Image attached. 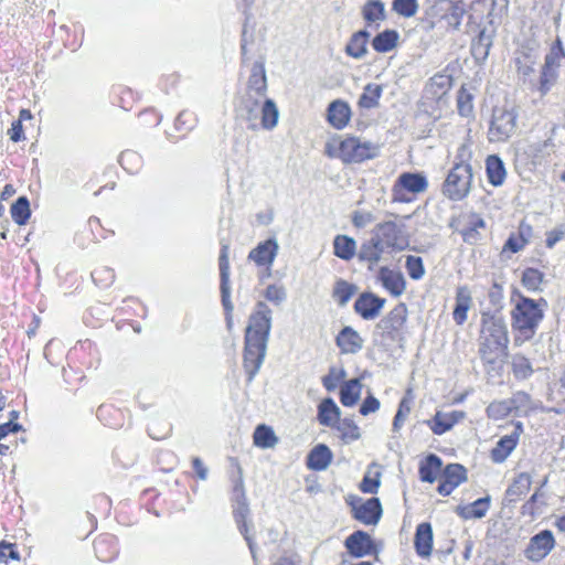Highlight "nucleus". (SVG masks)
Returning a JSON list of instances; mask_svg holds the SVG:
<instances>
[{"mask_svg": "<svg viewBox=\"0 0 565 565\" xmlns=\"http://www.w3.org/2000/svg\"><path fill=\"white\" fill-rule=\"evenodd\" d=\"M120 166L124 167L125 170L129 171L131 174L140 170L142 164V159L139 153L131 150L122 151L119 158Z\"/></svg>", "mask_w": 565, "mask_h": 565, "instance_id": "60", "label": "nucleus"}, {"mask_svg": "<svg viewBox=\"0 0 565 565\" xmlns=\"http://www.w3.org/2000/svg\"><path fill=\"white\" fill-rule=\"evenodd\" d=\"M509 334L503 317L490 311L481 312L479 358L483 364H493L508 356Z\"/></svg>", "mask_w": 565, "mask_h": 565, "instance_id": "2", "label": "nucleus"}, {"mask_svg": "<svg viewBox=\"0 0 565 565\" xmlns=\"http://www.w3.org/2000/svg\"><path fill=\"white\" fill-rule=\"evenodd\" d=\"M370 39V34L366 30H358L353 33L345 46V53L348 56L354 58H361L367 53V41Z\"/></svg>", "mask_w": 565, "mask_h": 565, "instance_id": "36", "label": "nucleus"}, {"mask_svg": "<svg viewBox=\"0 0 565 565\" xmlns=\"http://www.w3.org/2000/svg\"><path fill=\"white\" fill-rule=\"evenodd\" d=\"M556 541L551 530L540 531L531 537L524 553L525 558L540 562L555 547Z\"/></svg>", "mask_w": 565, "mask_h": 565, "instance_id": "17", "label": "nucleus"}, {"mask_svg": "<svg viewBox=\"0 0 565 565\" xmlns=\"http://www.w3.org/2000/svg\"><path fill=\"white\" fill-rule=\"evenodd\" d=\"M415 551L420 556H429L434 547V532L430 523H420L416 526L414 537Z\"/></svg>", "mask_w": 565, "mask_h": 565, "instance_id": "28", "label": "nucleus"}, {"mask_svg": "<svg viewBox=\"0 0 565 565\" xmlns=\"http://www.w3.org/2000/svg\"><path fill=\"white\" fill-rule=\"evenodd\" d=\"M544 281V273L535 269V267H527L521 277L522 286L529 290H539Z\"/></svg>", "mask_w": 565, "mask_h": 565, "instance_id": "58", "label": "nucleus"}, {"mask_svg": "<svg viewBox=\"0 0 565 565\" xmlns=\"http://www.w3.org/2000/svg\"><path fill=\"white\" fill-rule=\"evenodd\" d=\"M484 227L483 220L476 214L469 215L468 226L462 227L459 233L467 244H475L479 236V228Z\"/></svg>", "mask_w": 565, "mask_h": 565, "instance_id": "54", "label": "nucleus"}, {"mask_svg": "<svg viewBox=\"0 0 565 565\" xmlns=\"http://www.w3.org/2000/svg\"><path fill=\"white\" fill-rule=\"evenodd\" d=\"M399 34L397 30L386 29L383 32L376 34L371 44L375 52L385 53L393 51L398 45Z\"/></svg>", "mask_w": 565, "mask_h": 565, "instance_id": "38", "label": "nucleus"}, {"mask_svg": "<svg viewBox=\"0 0 565 565\" xmlns=\"http://www.w3.org/2000/svg\"><path fill=\"white\" fill-rule=\"evenodd\" d=\"M275 256H276V249L257 248V249L250 250L248 258L254 260L256 263V265L264 266V268L266 269V273L262 277H269L271 274L270 265H271L273 260L275 259Z\"/></svg>", "mask_w": 565, "mask_h": 565, "instance_id": "51", "label": "nucleus"}, {"mask_svg": "<svg viewBox=\"0 0 565 565\" xmlns=\"http://www.w3.org/2000/svg\"><path fill=\"white\" fill-rule=\"evenodd\" d=\"M335 343L342 354H355L363 347V338L351 327L340 330Z\"/></svg>", "mask_w": 565, "mask_h": 565, "instance_id": "24", "label": "nucleus"}, {"mask_svg": "<svg viewBox=\"0 0 565 565\" xmlns=\"http://www.w3.org/2000/svg\"><path fill=\"white\" fill-rule=\"evenodd\" d=\"M512 425V433L500 437L493 448L490 449V459L494 463L504 462L520 443V438L524 431L523 424L521 422H514Z\"/></svg>", "mask_w": 565, "mask_h": 565, "instance_id": "14", "label": "nucleus"}, {"mask_svg": "<svg viewBox=\"0 0 565 565\" xmlns=\"http://www.w3.org/2000/svg\"><path fill=\"white\" fill-rule=\"evenodd\" d=\"M344 547L352 558H363V556L377 553V547L366 531L356 530L351 535L345 537Z\"/></svg>", "mask_w": 565, "mask_h": 565, "instance_id": "18", "label": "nucleus"}, {"mask_svg": "<svg viewBox=\"0 0 565 565\" xmlns=\"http://www.w3.org/2000/svg\"><path fill=\"white\" fill-rule=\"evenodd\" d=\"M466 12L462 1H454L447 7L433 6L426 12L425 22L429 29L452 33L462 24V18Z\"/></svg>", "mask_w": 565, "mask_h": 565, "instance_id": "7", "label": "nucleus"}, {"mask_svg": "<svg viewBox=\"0 0 565 565\" xmlns=\"http://www.w3.org/2000/svg\"><path fill=\"white\" fill-rule=\"evenodd\" d=\"M565 57V51L563 49L561 40H556L552 47L550 53L545 56L544 64L553 70L557 71V67H559L562 58Z\"/></svg>", "mask_w": 565, "mask_h": 565, "instance_id": "62", "label": "nucleus"}, {"mask_svg": "<svg viewBox=\"0 0 565 565\" xmlns=\"http://www.w3.org/2000/svg\"><path fill=\"white\" fill-rule=\"evenodd\" d=\"M516 130V114L509 108H494L492 119L488 127V140L490 142H504Z\"/></svg>", "mask_w": 565, "mask_h": 565, "instance_id": "10", "label": "nucleus"}, {"mask_svg": "<svg viewBox=\"0 0 565 565\" xmlns=\"http://www.w3.org/2000/svg\"><path fill=\"white\" fill-rule=\"evenodd\" d=\"M405 268L412 279H420L425 276L426 269L420 256L408 255L406 256Z\"/></svg>", "mask_w": 565, "mask_h": 565, "instance_id": "61", "label": "nucleus"}, {"mask_svg": "<svg viewBox=\"0 0 565 565\" xmlns=\"http://www.w3.org/2000/svg\"><path fill=\"white\" fill-rule=\"evenodd\" d=\"M443 469V459L436 455H429L420 461L419 476L420 480L425 482H435L437 478L440 479Z\"/></svg>", "mask_w": 565, "mask_h": 565, "instance_id": "33", "label": "nucleus"}, {"mask_svg": "<svg viewBox=\"0 0 565 565\" xmlns=\"http://www.w3.org/2000/svg\"><path fill=\"white\" fill-rule=\"evenodd\" d=\"M86 522L83 527V535L87 536L89 533L97 530L98 518L107 516L113 508L111 499L106 494H95L86 501Z\"/></svg>", "mask_w": 565, "mask_h": 565, "instance_id": "12", "label": "nucleus"}, {"mask_svg": "<svg viewBox=\"0 0 565 565\" xmlns=\"http://www.w3.org/2000/svg\"><path fill=\"white\" fill-rule=\"evenodd\" d=\"M376 143L363 140L354 135H334L324 143V154L338 159L344 164H358L376 158Z\"/></svg>", "mask_w": 565, "mask_h": 565, "instance_id": "4", "label": "nucleus"}, {"mask_svg": "<svg viewBox=\"0 0 565 565\" xmlns=\"http://www.w3.org/2000/svg\"><path fill=\"white\" fill-rule=\"evenodd\" d=\"M66 358L67 367L64 369V377L67 383H83L87 379L99 377L102 355L92 340H79L68 351Z\"/></svg>", "mask_w": 565, "mask_h": 565, "instance_id": "3", "label": "nucleus"}, {"mask_svg": "<svg viewBox=\"0 0 565 565\" xmlns=\"http://www.w3.org/2000/svg\"><path fill=\"white\" fill-rule=\"evenodd\" d=\"M385 306V299L372 292H362L354 303L355 312L363 319H374Z\"/></svg>", "mask_w": 565, "mask_h": 565, "instance_id": "20", "label": "nucleus"}, {"mask_svg": "<svg viewBox=\"0 0 565 565\" xmlns=\"http://www.w3.org/2000/svg\"><path fill=\"white\" fill-rule=\"evenodd\" d=\"M94 554L102 562H111L119 555V545L116 536L109 534L98 535L93 542Z\"/></svg>", "mask_w": 565, "mask_h": 565, "instance_id": "22", "label": "nucleus"}, {"mask_svg": "<svg viewBox=\"0 0 565 565\" xmlns=\"http://www.w3.org/2000/svg\"><path fill=\"white\" fill-rule=\"evenodd\" d=\"M349 504L352 508V516L354 520L364 525L379 524L383 514V508L379 498L372 497L365 501H352L349 502Z\"/></svg>", "mask_w": 565, "mask_h": 565, "instance_id": "15", "label": "nucleus"}, {"mask_svg": "<svg viewBox=\"0 0 565 565\" xmlns=\"http://www.w3.org/2000/svg\"><path fill=\"white\" fill-rule=\"evenodd\" d=\"M557 81L556 70L550 68L543 64L542 73L539 79V90L542 96L551 90L552 86Z\"/></svg>", "mask_w": 565, "mask_h": 565, "instance_id": "63", "label": "nucleus"}, {"mask_svg": "<svg viewBox=\"0 0 565 565\" xmlns=\"http://www.w3.org/2000/svg\"><path fill=\"white\" fill-rule=\"evenodd\" d=\"M340 415L341 411L339 406L335 405L332 397H324L319 402L317 418L320 425L335 428L337 423H339Z\"/></svg>", "mask_w": 565, "mask_h": 565, "instance_id": "32", "label": "nucleus"}, {"mask_svg": "<svg viewBox=\"0 0 565 565\" xmlns=\"http://www.w3.org/2000/svg\"><path fill=\"white\" fill-rule=\"evenodd\" d=\"M383 88L380 84H366L359 97L358 105L360 108H375L379 106Z\"/></svg>", "mask_w": 565, "mask_h": 565, "instance_id": "44", "label": "nucleus"}, {"mask_svg": "<svg viewBox=\"0 0 565 565\" xmlns=\"http://www.w3.org/2000/svg\"><path fill=\"white\" fill-rule=\"evenodd\" d=\"M362 17L366 24L372 25L385 19V4L381 0H367L362 9Z\"/></svg>", "mask_w": 565, "mask_h": 565, "instance_id": "48", "label": "nucleus"}, {"mask_svg": "<svg viewBox=\"0 0 565 565\" xmlns=\"http://www.w3.org/2000/svg\"><path fill=\"white\" fill-rule=\"evenodd\" d=\"M179 495V492L171 490L166 492H157L152 497L153 513L160 515L164 513H171V511L181 509V504L177 499V497Z\"/></svg>", "mask_w": 565, "mask_h": 565, "instance_id": "31", "label": "nucleus"}, {"mask_svg": "<svg viewBox=\"0 0 565 565\" xmlns=\"http://www.w3.org/2000/svg\"><path fill=\"white\" fill-rule=\"evenodd\" d=\"M465 417V413L462 412H452V413H441L437 412L433 415L431 419L428 420V427L435 435H444L446 431L454 428L455 424L458 420Z\"/></svg>", "mask_w": 565, "mask_h": 565, "instance_id": "26", "label": "nucleus"}, {"mask_svg": "<svg viewBox=\"0 0 565 565\" xmlns=\"http://www.w3.org/2000/svg\"><path fill=\"white\" fill-rule=\"evenodd\" d=\"M362 392V379L343 380L339 391V399L344 407H353L360 401Z\"/></svg>", "mask_w": 565, "mask_h": 565, "instance_id": "27", "label": "nucleus"}, {"mask_svg": "<svg viewBox=\"0 0 565 565\" xmlns=\"http://www.w3.org/2000/svg\"><path fill=\"white\" fill-rule=\"evenodd\" d=\"M486 171L488 175V182L494 186L502 185L507 171L503 164V160L498 154H489L486 160Z\"/></svg>", "mask_w": 565, "mask_h": 565, "instance_id": "35", "label": "nucleus"}, {"mask_svg": "<svg viewBox=\"0 0 565 565\" xmlns=\"http://www.w3.org/2000/svg\"><path fill=\"white\" fill-rule=\"evenodd\" d=\"M380 487L381 472H377V470L374 473L367 470L359 486L360 491L364 493H376Z\"/></svg>", "mask_w": 565, "mask_h": 565, "instance_id": "64", "label": "nucleus"}, {"mask_svg": "<svg viewBox=\"0 0 565 565\" xmlns=\"http://www.w3.org/2000/svg\"><path fill=\"white\" fill-rule=\"evenodd\" d=\"M258 102L253 100L252 97H247L243 102V118L247 121L248 128L256 130L259 129H273L276 126L279 118V111L273 100L267 99L260 107V119L257 117Z\"/></svg>", "mask_w": 565, "mask_h": 565, "instance_id": "8", "label": "nucleus"}, {"mask_svg": "<svg viewBox=\"0 0 565 565\" xmlns=\"http://www.w3.org/2000/svg\"><path fill=\"white\" fill-rule=\"evenodd\" d=\"M376 279L385 291L393 297H399L406 292L407 281L399 270L391 269L388 266H381Z\"/></svg>", "mask_w": 565, "mask_h": 565, "instance_id": "19", "label": "nucleus"}, {"mask_svg": "<svg viewBox=\"0 0 565 565\" xmlns=\"http://www.w3.org/2000/svg\"><path fill=\"white\" fill-rule=\"evenodd\" d=\"M247 89L254 90L258 96H264L267 90L266 70L263 62L253 64L252 73L247 81Z\"/></svg>", "mask_w": 565, "mask_h": 565, "instance_id": "37", "label": "nucleus"}, {"mask_svg": "<svg viewBox=\"0 0 565 565\" xmlns=\"http://www.w3.org/2000/svg\"><path fill=\"white\" fill-rule=\"evenodd\" d=\"M511 414L523 413L529 415L536 411V405L533 403L532 397L526 391H515L511 397H509Z\"/></svg>", "mask_w": 565, "mask_h": 565, "instance_id": "40", "label": "nucleus"}, {"mask_svg": "<svg viewBox=\"0 0 565 565\" xmlns=\"http://www.w3.org/2000/svg\"><path fill=\"white\" fill-rule=\"evenodd\" d=\"M270 332L271 309L265 302H257L244 333L243 366L249 379L255 376L264 361Z\"/></svg>", "mask_w": 565, "mask_h": 565, "instance_id": "1", "label": "nucleus"}, {"mask_svg": "<svg viewBox=\"0 0 565 565\" xmlns=\"http://www.w3.org/2000/svg\"><path fill=\"white\" fill-rule=\"evenodd\" d=\"M412 391H407L406 396L402 397L398 407L397 413L395 414L393 418V428L395 430H398L402 428L403 424L405 423L407 416L412 412Z\"/></svg>", "mask_w": 565, "mask_h": 565, "instance_id": "57", "label": "nucleus"}, {"mask_svg": "<svg viewBox=\"0 0 565 565\" xmlns=\"http://www.w3.org/2000/svg\"><path fill=\"white\" fill-rule=\"evenodd\" d=\"M534 372L530 358L520 353L511 356V373L515 380H527Z\"/></svg>", "mask_w": 565, "mask_h": 565, "instance_id": "41", "label": "nucleus"}, {"mask_svg": "<svg viewBox=\"0 0 565 565\" xmlns=\"http://www.w3.org/2000/svg\"><path fill=\"white\" fill-rule=\"evenodd\" d=\"M472 306L471 291L467 286L457 287L456 306L452 310V319L457 324L467 322L468 311Z\"/></svg>", "mask_w": 565, "mask_h": 565, "instance_id": "30", "label": "nucleus"}, {"mask_svg": "<svg viewBox=\"0 0 565 565\" xmlns=\"http://www.w3.org/2000/svg\"><path fill=\"white\" fill-rule=\"evenodd\" d=\"M352 110L348 102L337 99L329 103L327 120L333 129L342 130L350 124Z\"/></svg>", "mask_w": 565, "mask_h": 565, "instance_id": "21", "label": "nucleus"}, {"mask_svg": "<svg viewBox=\"0 0 565 565\" xmlns=\"http://www.w3.org/2000/svg\"><path fill=\"white\" fill-rule=\"evenodd\" d=\"M490 508V498H479L476 499L475 502L468 503L465 507L458 509V513L463 519H481L487 514Z\"/></svg>", "mask_w": 565, "mask_h": 565, "instance_id": "43", "label": "nucleus"}, {"mask_svg": "<svg viewBox=\"0 0 565 565\" xmlns=\"http://www.w3.org/2000/svg\"><path fill=\"white\" fill-rule=\"evenodd\" d=\"M428 181L420 173H402L392 186L393 202L411 203L419 193L426 192Z\"/></svg>", "mask_w": 565, "mask_h": 565, "instance_id": "9", "label": "nucleus"}, {"mask_svg": "<svg viewBox=\"0 0 565 565\" xmlns=\"http://www.w3.org/2000/svg\"><path fill=\"white\" fill-rule=\"evenodd\" d=\"M358 292V287L353 282H349L339 278L333 285L332 298L339 306L349 303L350 299Z\"/></svg>", "mask_w": 565, "mask_h": 565, "instance_id": "46", "label": "nucleus"}, {"mask_svg": "<svg viewBox=\"0 0 565 565\" xmlns=\"http://www.w3.org/2000/svg\"><path fill=\"white\" fill-rule=\"evenodd\" d=\"M471 148L467 143H461L457 150V162L448 171L443 185V192L446 198L458 202L467 198L471 191L472 167L470 163Z\"/></svg>", "mask_w": 565, "mask_h": 565, "instance_id": "6", "label": "nucleus"}, {"mask_svg": "<svg viewBox=\"0 0 565 565\" xmlns=\"http://www.w3.org/2000/svg\"><path fill=\"white\" fill-rule=\"evenodd\" d=\"M221 273V303L225 312V323L228 330L234 328V305L231 300L230 260L226 249H223L218 260Z\"/></svg>", "mask_w": 565, "mask_h": 565, "instance_id": "13", "label": "nucleus"}, {"mask_svg": "<svg viewBox=\"0 0 565 565\" xmlns=\"http://www.w3.org/2000/svg\"><path fill=\"white\" fill-rule=\"evenodd\" d=\"M418 8V0H393L392 2V10L403 18L415 17Z\"/></svg>", "mask_w": 565, "mask_h": 565, "instance_id": "59", "label": "nucleus"}, {"mask_svg": "<svg viewBox=\"0 0 565 565\" xmlns=\"http://www.w3.org/2000/svg\"><path fill=\"white\" fill-rule=\"evenodd\" d=\"M335 429H338L340 437L343 441L349 443L353 440H358L361 436L358 424L350 418L340 419L335 425Z\"/></svg>", "mask_w": 565, "mask_h": 565, "instance_id": "56", "label": "nucleus"}, {"mask_svg": "<svg viewBox=\"0 0 565 565\" xmlns=\"http://www.w3.org/2000/svg\"><path fill=\"white\" fill-rule=\"evenodd\" d=\"M332 459L333 452L331 448L324 444H319L308 452L307 467L316 471L326 470L331 465Z\"/></svg>", "mask_w": 565, "mask_h": 565, "instance_id": "25", "label": "nucleus"}, {"mask_svg": "<svg viewBox=\"0 0 565 565\" xmlns=\"http://www.w3.org/2000/svg\"><path fill=\"white\" fill-rule=\"evenodd\" d=\"M533 234V227L527 224L526 221H521L516 233H511L504 243L505 248H518V246H524L530 243Z\"/></svg>", "mask_w": 565, "mask_h": 565, "instance_id": "47", "label": "nucleus"}, {"mask_svg": "<svg viewBox=\"0 0 565 565\" xmlns=\"http://www.w3.org/2000/svg\"><path fill=\"white\" fill-rule=\"evenodd\" d=\"M32 118L31 110L28 108H22L19 111V118L13 120L10 128L7 130V135L10 137V140L13 142H18L24 139V130L22 126V121L30 120Z\"/></svg>", "mask_w": 565, "mask_h": 565, "instance_id": "55", "label": "nucleus"}, {"mask_svg": "<svg viewBox=\"0 0 565 565\" xmlns=\"http://www.w3.org/2000/svg\"><path fill=\"white\" fill-rule=\"evenodd\" d=\"M252 437L254 446L259 448H273L279 440L275 430L267 424L257 425Z\"/></svg>", "mask_w": 565, "mask_h": 565, "instance_id": "42", "label": "nucleus"}, {"mask_svg": "<svg viewBox=\"0 0 565 565\" xmlns=\"http://www.w3.org/2000/svg\"><path fill=\"white\" fill-rule=\"evenodd\" d=\"M532 478L530 473L521 472L516 475L509 486L505 498L508 503H516L531 491Z\"/></svg>", "mask_w": 565, "mask_h": 565, "instance_id": "29", "label": "nucleus"}, {"mask_svg": "<svg viewBox=\"0 0 565 565\" xmlns=\"http://www.w3.org/2000/svg\"><path fill=\"white\" fill-rule=\"evenodd\" d=\"M452 84L454 78L451 75L445 73H437L434 74L431 78H429L427 88L433 96L439 98L445 96V94H447L448 90L451 89Z\"/></svg>", "mask_w": 565, "mask_h": 565, "instance_id": "45", "label": "nucleus"}, {"mask_svg": "<svg viewBox=\"0 0 565 565\" xmlns=\"http://www.w3.org/2000/svg\"><path fill=\"white\" fill-rule=\"evenodd\" d=\"M347 372L343 366H330L329 372L321 379V383L326 391L332 392L339 384H343Z\"/></svg>", "mask_w": 565, "mask_h": 565, "instance_id": "53", "label": "nucleus"}, {"mask_svg": "<svg viewBox=\"0 0 565 565\" xmlns=\"http://www.w3.org/2000/svg\"><path fill=\"white\" fill-rule=\"evenodd\" d=\"M544 318V310L536 300L520 295L519 300L511 311V327L513 331V343L521 347L534 338L541 321Z\"/></svg>", "mask_w": 565, "mask_h": 565, "instance_id": "5", "label": "nucleus"}, {"mask_svg": "<svg viewBox=\"0 0 565 565\" xmlns=\"http://www.w3.org/2000/svg\"><path fill=\"white\" fill-rule=\"evenodd\" d=\"M475 96L467 84H462L457 90V113L461 118L471 119L475 116Z\"/></svg>", "mask_w": 565, "mask_h": 565, "instance_id": "34", "label": "nucleus"}, {"mask_svg": "<svg viewBox=\"0 0 565 565\" xmlns=\"http://www.w3.org/2000/svg\"><path fill=\"white\" fill-rule=\"evenodd\" d=\"M409 232L403 222L384 221L376 225L374 231V246H402L407 244Z\"/></svg>", "mask_w": 565, "mask_h": 565, "instance_id": "11", "label": "nucleus"}, {"mask_svg": "<svg viewBox=\"0 0 565 565\" xmlns=\"http://www.w3.org/2000/svg\"><path fill=\"white\" fill-rule=\"evenodd\" d=\"M31 207L25 196H20L11 204V217L18 225H25L30 220Z\"/></svg>", "mask_w": 565, "mask_h": 565, "instance_id": "52", "label": "nucleus"}, {"mask_svg": "<svg viewBox=\"0 0 565 565\" xmlns=\"http://www.w3.org/2000/svg\"><path fill=\"white\" fill-rule=\"evenodd\" d=\"M97 417L102 424L109 428H120L124 424L125 417L120 408L114 405H100L97 407Z\"/></svg>", "mask_w": 565, "mask_h": 565, "instance_id": "39", "label": "nucleus"}, {"mask_svg": "<svg viewBox=\"0 0 565 565\" xmlns=\"http://www.w3.org/2000/svg\"><path fill=\"white\" fill-rule=\"evenodd\" d=\"M407 305L403 302L395 305L383 319L385 332L390 335L401 332L407 322Z\"/></svg>", "mask_w": 565, "mask_h": 565, "instance_id": "23", "label": "nucleus"}, {"mask_svg": "<svg viewBox=\"0 0 565 565\" xmlns=\"http://www.w3.org/2000/svg\"><path fill=\"white\" fill-rule=\"evenodd\" d=\"M553 147L554 142L552 139L531 142L527 147V154L531 156L534 163H542V161L550 157Z\"/></svg>", "mask_w": 565, "mask_h": 565, "instance_id": "49", "label": "nucleus"}, {"mask_svg": "<svg viewBox=\"0 0 565 565\" xmlns=\"http://www.w3.org/2000/svg\"><path fill=\"white\" fill-rule=\"evenodd\" d=\"M466 480L467 468L462 463H448L441 469L437 492L439 495L448 497Z\"/></svg>", "mask_w": 565, "mask_h": 565, "instance_id": "16", "label": "nucleus"}, {"mask_svg": "<svg viewBox=\"0 0 565 565\" xmlns=\"http://www.w3.org/2000/svg\"><path fill=\"white\" fill-rule=\"evenodd\" d=\"M486 414L489 419L499 420L508 418L512 414L509 397L507 399H495L486 407Z\"/></svg>", "mask_w": 565, "mask_h": 565, "instance_id": "50", "label": "nucleus"}]
</instances>
